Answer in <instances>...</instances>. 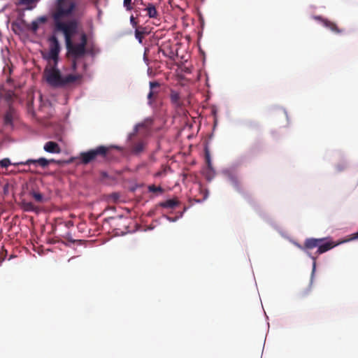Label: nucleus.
Segmentation results:
<instances>
[{"mask_svg": "<svg viewBox=\"0 0 358 358\" xmlns=\"http://www.w3.org/2000/svg\"><path fill=\"white\" fill-rule=\"evenodd\" d=\"M314 18L318 21L323 27L331 29L332 31L340 33L341 30L336 27V25L327 19L322 18L320 15L314 16Z\"/></svg>", "mask_w": 358, "mask_h": 358, "instance_id": "nucleus-11", "label": "nucleus"}, {"mask_svg": "<svg viewBox=\"0 0 358 358\" xmlns=\"http://www.w3.org/2000/svg\"><path fill=\"white\" fill-rule=\"evenodd\" d=\"M295 245L301 250H303L312 260H313V268L311 272V276H310V281L311 282L313 280V278L315 277V273L316 271V259L317 257L312 255V253L309 251L310 248H306L305 244L303 245H300L298 243H295Z\"/></svg>", "mask_w": 358, "mask_h": 358, "instance_id": "nucleus-9", "label": "nucleus"}, {"mask_svg": "<svg viewBox=\"0 0 358 358\" xmlns=\"http://www.w3.org/2000/svg\"><path fill=\"white\" fill-rule=\"evenodd\" d=\"M282 110H283L285 115L286 116L287 121H289V116H288V113H287V110L285 109H282Z\"/></svg>", "mask_w": 358, "mask_h": 358, "instance_id": "nucleus-49", "label": "nucleus"}, {"mask_svg": "<svg viewBox=\"0 0 358 358\" xmlns=\"http://www.w3.org/2000/svg\"><path fill=\"white\" fill-rule=\"evenodd\" d=\"M38 165H39L40 166H41L42 168H45L47 167L50 163L51 162H55V163H57L58 164H62V161H56L53 159H48L45 157H40L38 159Z\"/></svg>", "mask_w": 358, "mask_h": 358, "instance_id": "nucleus-20", "label": "nucleus"}, {"mask_svg": "<svg viewBox=\"0 0 358 358\" xmlns=\"http://www.w3.org/2000/svg\"><path fill=\"white\" fill-rule=\"evenodd\" d=\"M145 10H147V15L150 18L157 17V11L155 6L152 3H149Z\"/></svg>", "mask_w": 358, "mask_h": 358, "instance_id": "nucleus-19", "label": "nucleus"}, {"mask_svg": "<svg viewBox=\"0 0 358 358\" xmlns=\"http://www.w3.org/2000/svg\"><path fill=\"white\" fill-rule=\"evenodd\" d=\"M144 150V144L143 142H139L137 144H136L133 149H132V153L135 155H138L141 152H142Z\"/></svg>", "mask_w": 358, "mask_h": 358, "instance_id": "nucleus-24", "label": "nucleus"}, {"mask_svg": "<svg viewBox=\"0 0 358 358\" xmlns=\"http://www.w3.org/2000/svg\"><path fill=\"white\" fill-rule=\"evenodd\" d=\"M103 176H107V173H106V172H104V173H103Z\"/></svg>", "mask_w": 358, "mask_h": 358, "instance_id": "nucleus-57", "label": "nucleus"}, {"mask_svg": "<svg viewBox=\"0 0 358 358\" xmlns=\"http://www.w3.org/2000/svg\"><path fill=\"white\" fill-rule=\"evenodd\" d=\"M160 52H162L164 57H168L172 60H174L178 55L177 52L173 51L171 48H169L168 50H160Z\"/></svg>", "mask_w": 358, "mask_h": 358, "instance_id": "nucleus-21", "label": "nucleus"}, {"mask_svg": "<svg viewBox=\"0 0 358 358\" xmlns=\"http://www.w3.org/2000/svg\"><path fill=\"white\" fill-rule=\"evenodd\" d=\"M114 148L118 150H122V148L120 147V146H118V145H113V146Z\"/></svg>", "mask_w": 358, "mask_h": 358, "instance_id": "nucleus-53", "label": "nucleus"}, {"mask_svg": "<svg viewBox=\"0 0 358 358\" xmlns=\"http://www.w3.org/2000/svg\"><path fill=\"white\" fill-rule=\"evenodd\" d=\"M143 62H145V64L148 66L149 65V59H148V57H146V54H145V52H144V55H143Z\"/></svg>", "mask_w": 358, "mask_h": 358, "instance_id": "nucleus-45", "label": "nucleus"}, {"mask_svg": "<svg viewBox=\"0 0 358 358\" xmlns=\"http://www.w3.org/2000/svg\"><path fill=\"white\" fill-rule=\"evenodd\" d=\"M131 3L132 0H123V7L127 11H131L133 9Z\"/></svg>", "mask_w": 358, "mask_h": 358, "instance_id": "nucleus-28", "label": "nucleus"}, {"mask_svg": "<svg viewBox=\"0 0 358 358\" xmlns=\"http://www.w3.org/2000/svg\"><path fill=\"white\" fill-rule=\"evenodd\" d=\"M154 92L153 90H150L147 99H148V105L150 106H152V96H153Z\"/></svg>", "mask_w": 358, "mask_h": 358, "instance_id": "nucleus-32", "label": "nucleus"}, {"mask_svg": "<svg viewBox=\"0 0 358 358\" xmlns=\"http://www.w3.org/2000/svg\"><path fill=\"white\" fill-rule=\"evenodd\" d=\"M78 159V157H71L69 160H67L66 162V164H69V163H71L74 159Z\"/></svg>", "mask_w": 358, "mask_h": 358, "instance_id": "nucleus-48", "label": "nucleus"}, {"mask_svg": "<svg viewBox=\"0 0 358 358\" xmlns=\"http://www.w3.org/2000/svg\"><path fill=\"white\" fill-rule=\"evenodd\" d=\"M24 17V12L20 11L17 13L16 20L11 23V29L15 34L20 35L23 33L28 27Z\"/></svg>", "mask_w": 358, "mask_h": 358, "instance_id": "nucleus-6", "label": "nucleus"}, {"mask_svg": "<svg viewBox=\"0 0 358 358\" xmlns=\"http://www.w3.org/2000/svg\"><path fill=\"white\" fill-rule=\"evenodd\" d=\"M92 57H94L95 54L93 50H90L87 52Z\"/></svg>", "mask_w": 358, "mask_h": 358, "instance_id": "nucleus-52", "label": "nucleus"}, {"mask_svg": "<svg viewBox=\"0 0 358 358\" xmlns=\"http://www.w3.org/2000/svg\"><path fill=\"white\" fill-rule=\"evenodd\" d=\"M239 165V162H233L229 167L223 169L221 173L227 178L238 192L243 194V190L238 178L237 169Z\"/></svg>", "mask_w": 358, "mask_h": 358, "instance_id": "nucleus-4", "label": "nucleus"}, {"mask_svg": "<svg viewBox=\"0 0 358 358\" xmlns=\"http://www.w3.org/2000/svg\"><path fill=\"white\" fill-rule=\"evenodd\" d=\"M204 153L207 167L203 171V174L204 175L206 180L210 182L215 177L216 171L213 166L210 153L207 144L204 147Z\"/></svg>", "mask_w": 358, "mask_h": 358, "instance_id": "nucleus-5", "label": "nucleus"}, {"mask_svg": "<svg viewBox=\"0 0 358 358\" xmlns=\"http://www.w3.org/2000/svg\"><path fill=\"white\" fill-rule=\"evenodd\" d=\"M109 148L106 145H99L95 148L90 149L94 159L100 157L105 159L107 157Z\"/></svg>", "mask_w": 358, "mask_h": 358, "instance_id": "nucleus-10", "label": "nucleus"}, {"mask_svg": "<svg viewBox=\"0 0 358 358\" xmlns=\"http://www.w3.org/2000/svg\"><path fill=\"white\" fill-rule=\"evenodd\" d=\"M217 124V118H214V125H213V128L214 129L215 128Z\"/></svg>", "mask_w": 358, "mask_h": 358, "instance_id": "nucleus-54", "label": "nucleus"}, {"mask_svg": "<svg viewBox=\"0 0 358 358\" xmlns=\"http://www.w3.org/2000/svg\"><path fill=\"white\" fill-rule=\"evenodd\" d=\"M78 159H80V164L86 165L94 160L91 150L81 152L79 155Z\"/></svg>", "mask_w": 358, "mask_h": 358, "instance_id": "nucleus-13", "label": "nucleus"}, {"mask_svg": "<svg viewBox=\"0 0 358 358\" xmlns=\"http://www.w3.org/2000/svg\"><path fill=\"white\" fill-rule=\"evenodd\" d=\"M186 210H187V208H185L182 211H184V213H185Z\"/></svg>", "mask_w": 358, "mask_h": 358, "instance_id": "nucleus-56", "label": "nucleus"}, {"mask_svg": "<svg viewBox=\"0 0 358 358\" xmlns=\"http://www.w3.org/2000/svg\"><path fill=\"white\" fill-rule=\"evenodd\" d=\"M40 0H18V5H25L24 10H31L36 7V3Z\"/></svg>", "mask_w": 358, "mask_h": 358, "instance_id": "nucleus-15", "label": "nucleus"}, {"mask_svg": "<svg viewBox=\"0 0 358 358\" xmlns=\"http://www.w3.org/2000/svg\"><path fill=\"white\" fill-rule=\"evenodd\" d=\"M57 31L63 33L65 43H69L72 38L78 32V22L76 19H72L66 22L57 23L55 25L52 34H56ZM57 36V35H55Z\"/></svg>", "mask_w": 358, "mask_h": 358, "instance_id": "nucleus-3", "label": "nucleus"}, {"mask_svg": "<svg viewBox=\"0 0 358 358\" xmlns=\"http://www.w3.org/2000/svg\"><path fill=\"white\" fill-rule=\"evenodd\" d=\"M30 194L34 198V199L38 202H43L44 201V196L40 193L35 191L30 192Z\"/></svg>", "mask_w": 358, "mask_h": 358, "instance_id": "nucleus-25", "label": "nucleus"}, {"mask_svg": "<svg viewBox=\"0 0 358 358\" xmlns=\"http://www.w3.org/2000/svg\"><path fill=\"white\" fill-rule=\"evenodd\" d=\"M43 150L46 152L51 154H59L61 152L59 144L55 141H48L43 147Z\"/></svg>", "mask_w": 358, "mask_h": 358, "instance_id": "nucleus-12", "label": "nucleus"}, {"mask_svg": "<svg viewBox=\"0 0 358 358\" xmlns=\"http://www.w3.org/2000/svg\"><path fill=\"white\" fill-rule=\"evenodd\" d=\"M87 68H88V65H87V63L85 62L83 64V69L84 71H87Z\"/></svg>", "mask_w": 358, "mask_h": 358, "instance_id": "nucleus-51", "label": "nucleus"}, {"mask_svg": "<svg viewBox=\"0 0 358 358\" xmlns=\"http://www.w3.org/2000/svg\"><path fill=\"white\" fill-rule=\"evenodd\" d=\"M208 196V192H207L206 193V194H205V196H204V197H203V199H197V200L196 201V202H197V203H201V202H203L204 200H206V199H207Z\"/></svg>", "mask_w": 358, "mask_h": 358, "instance_id": "nucleus-46", "label": "nucleus"}, {"mask_svg": "<svg viewBox=\"0 0 358 358\" xmlns=\"http://www.w3.org/2000/svg\"><path fill=\"white\" fill-rule=\"evenodd\" d=\"M344 167L343 166H337V169L338 171H341L342 170H343Z\"/></svg>", "mask_w": 358, "mask_h": 358, "instance_id": "nucleus-55", "label": "nucleus"}, {"mask_svg": "<svg viewBox=\"0 0 358 358\" xmlns=\"http://www.w3.org/2000/svg\"><path fill=\"white\" fill-rule=\"evenodd\" d=\"M87 35L85 33H83L81 35L80 42L78 43V45H81V46L83 48H85V46L87 45Z\"/></svg>", "mask_w": 358, "mask_h": 358, "instance_id": "nucleus-30", "label": "nucleus"}, {"mask_svg": "<svg viewBox=\"0 0 358 358\" xmlns=\"http://www.w3.org/2000/svg\"><path fill=\"white\" fill-rule=\"evenodd\" d=\"M20 208L24 212H35L36 210L32 202L26 201L25 200L21 201Z\"/></svg>", "mask_w": 358, "mask_h": 358, "instance_id": "nucleus-18", "label": "nucleus"}, {"mask_svg": "<svg viewBox=\"0 0 358 358\" xmlns=\"http://www.w3.org/2000/svg\"><path fill=\"white\" fill-rule=\"evenodd\" d=\"M160 207L164 208H173L179 205V202L175 199H168L165 201L159 203Z\"/></svg>", "mask_w": 358, "mask_h": 358, "instance_id": "nucleus-17", "label": "nucleus"}, {"mask_svg": "<svg viewBox=\"0 0 358 358\" xmlns=\"http://www.w3.org/2000/svg\"><path fill=\"white\" fill-rule=\"evenodd\" d=\"M38 159H28L25 161L26 166H30L31 164L36 166L38 165Z\"/></svg>", "mask_w": 358, "mask_h": 358, "instance_id": "nucleus-33", "label": "nucleus"}, {"mask_svg": "<svg viewBox=\"0 0 358 358\" xmlns=\"http://www.w3.org/2000/svg\"><path fill=\"white\" fill-rule=\"evenodd\" d=\"M180 93L176 90H171L170 92L171 102L176 108H180L182 106V103L180 101Z\"/></svg>", "mask_w": 358, "mask_h": 358, "instance_id": "nucleus-14", "label": "nucleus"}, {"mask_svg": "<svg viewBox=\"0 0 358 358\" xmlns=\"http://www.w3.org/2000/svg\"><path fill=\"white\" fill-rule=\"evenodd\" d=\"M145 123H137L134 126L133 131L127 136V141H131L132 138L138 133L140 128H144Z\"/></svg>", "mask_w": 358, "mask_h": 358, "instance_id": "nucleus-22", "label": "nucleus"}, {"mask_svg": "<svg viewBox=\"0 0 358 358\" xmlns=\"http://www.w3.org/2000/svg\"><path fill=\"white\" fill-rule=\"evenodd\" d=\"M217 110L215 107H213L211 110V113L213 115L214 118H217Z\"/></svg>", "mask_w": 358, "mask_h": 358, "instance_id": "nucleus-43", "label": "nucleus"}, {"mask_svg": "<svg viewBox=\"0 0 358 358\" xmlns=\"http://www.w3.org/2000/svg\"><path fill=\"white\" fill-rule=\"evenodd\" d=\"M12 164L10 159L8 157L3 158L0 160V166L3 168H7Z\"/></svg>", "mask_w": 358, "mask_h": 358, "instance_id": "nucleus-27", "label": "nucleus"}, {"mask_svg": "<svg viewBox=\"0 0 358 358\" xmlns=\"http://www.w3.org/2000/svg\"><path fill=\"white\" fill-rule=\"evenodd\" d=\"M139 187V185L138 184H135L134 185H131L130 187V191L132 192H134L137 188Z\"/></svg>", "mask_w": 358, "mask_h": 358, "instance_id": "nucleus-44", "label": "nucleus"}, {"mask_svg": "<svg viewBox=\"0 0 358 358\" xmlns=\"http://www.w3.org/2000/svg\"><path fill=\"white\" fill-rule=\"evenodd\" d=\"M66 49L73 59H78L83 57L86 52V48H83L81 45L74 43L72 41L69 43H65Z\"/></svg>", "mask_w": 358, "mask_h": 358, "instance_id": "nucleus-8", "label": "nucleus"}, {"mask_svg": "<svg viewBox=\"0 0 358 358\" xmlns=\"http://www.w3.org/2000/svg\"><path fill=\"white\" fill-rule=\"evenodd\" d=\"M76 4H72L69 8L64 9V8H57L56 7V10L52 15L55 25L57 24V23L63 22L62 20L64 17H67L72 15L74 9L76 8Z\"/></svg>", "mask_w": 358, "mask_h": 358, "instance_id": "nucleus-7", "label": "nucleus"}, {"mask_svg": "<svg viewBox=\"0 0 358 358\" xmlns=\"http://www.w3.org/2000/svg\"><path fill=\"white\" fill-rule=\"evenodd\" d=\"M73 258V257H71V258L69 259V260H68V261H69V262H70Z\"/></svg>", "mask_w": 358, "mask_h": 358, "instance_id": "nucleus-58", "label": "nucleus"}, {"mask_svg": "<svg viewBox=\"0 0 358 358\" xmlns=\"http://www.w3.org/2000/svg\"><path fill=\"white\" fill-rule=\"evenodd\" d=\"M36 20L40 24V23L46 22L48 18L45 15H41V16L38 17V18H36Z\"/></svg>", "mask_w": 358, "mask_h": 358, "instance_id": "nucleus-37", "label": "nucleus"}, {"mask_svg": "<svg viewBox=\"0 0 358 358\" xmlns=\"http://www.w3.org/2000/svg\"><path fill=\"white\" fill-rule=\"evenodd\" d=\"M154 119L152 117H148L144 119L143 122H141L140 123H145V127L148 126H151L153 124Z\"/></svg>", "mask_w": 358, "mask_h": 358, "instance_id": "nucleus-31", "label": "nucleus"}, {"mask_svg": "<svg viewBox=\"0 0 358 358\" xmlns=\"http://www.w3.org/2000/svg\"><path fill=\"white\" fill-rule=\"evenodd\" d=\"M148 191L150 192H163L164 189L160 186L156 187L155 185H152L148 186Z\"/></svg>", "mask_w": 358, "mask_h": 358, "instance_id": "nucleus-29", "label": "nucleus"}, {"mask_svg": "<svg viewBox=\"0 0 358 358\" xmlns=\"http://www.w3.org/2000/svg\"><path fill=\"white\" fill-rule=\"evenodd\" d=\"M338 245V243L334 244L329 236L320 238H308L305 240V248H310V250L317 248L315 252L317 255L328 252Z\"/></svg>", "mask_w": 358, "mask_h": 358, "instance_id": "nucleus-2", "label": "nucleus"}, {"mask_svg": "<svg viewBox=\"0 0 358 358\" xmlns=\"http://www.w3.org/2000/svg\"><path fill=\"white\" fill-rule=\"evenodd\" d=\"M355 240H358V231L355 233L352 234L351 237L350 238L344 241L343 243H346V242L352 241H355Z\"/></svg>", "mask_w": 358, "mask_h": 358, "instance_id": "nucleus-34", "label": "nucleus"}, {"mask_svg": "<svg viewBox=\"0 0 358 358\" xmlns=\"http://www.w3.org/2000/svg\"><path fill=\"white\" fill-rule=\"evenodd\" d=\"M245 199L257 210V207L258 206H256L255 203L251 199V198L250 196H245Z\"/></svg>", "mask_w": 358, "mask_h": 358, "instance_id": "nucleus-40", "label": "nucleus"}, {"mask_svg": "<svg viewBox=\"0 0 358 358\" xmlns=\"http://www.w3.org/2000/svg\"><path fill=\"white\" fill-rule=\"evenodd\" d=\"M3 190L4 194L8 193V184H6L3 186Z\"/></svg>", "mask_w": 358, "mask_h": 358, "instance_id": "nucleus-47", "label": "nucleus"}, {"mask_svg": "<svg viewBox=\"0 0 358 358\" xmlns=\"http://www.w3.org/2000/svg\"><path fill=\"white\" fill-rule=\"evenodd\" d=\"M72 4H76V3L71 0H57V7L64 8V9L69 8Z\"/></svg>", "mask_w": 358, "mask_h": 358, "instance_id": "nucleus-23", "label": "nucleus"}, {"mask_svg": "<svg viewBox=\"0 0 358 358\" xmlns=\"http://www.w3.org/2000/svg\"><path fill=\"white\" fill-rule=\"evenodd\" d=\"M147 34L148 31H146V28L143 27L136 28L134 31L135 38L140 44L143 43V36Z\"/></svg>", "mask_w": 358, "mask_h": 358, "instance_id": "nucleus-16", "label": "nucleus"}, {"mask_svg": "<svg viewBox=\"0 0 358 358\" xmlns=\"http://www.w3.org/2000/svg\"><path fill=\"white\" fill-rule=\"evenodd\" d=\"M48 41L50 43L49 52L48 53L41 52L43 60L53 61V66L50 69H45L46 82L54 88H62L81 78L82 76L80 75L69 74L65 76L62 75L57 66L61 50L59 40L55 34H52L48 38Z\"/></svg>", "mask_w": 358, "mask_h": 358, "instance_id": "nucleus-1", "label": "nucleus"}, {"mask_svg": "<svg viewBox=\"0 0 358 358\" xmlns=\"http://www.w3.org/2000/svg\"><path fill=\"white\" fill-rule=\"evenodd\" d=\"M76 59H73L71 63V69L73 71H76L77 69V62L76 61Z\"/></svg>", "mask_w": 358, "mask_h": 358, "instance_id": "nucleus-41", "label": "nucleus"}, {"mask_svg": "<svg viewBox=\"0 0 358 358\" xmlns=\"http://www.w3.org/2000/svg\"><path fill=\"white\" fill-rule=\"evenodd\" d=\"M3 123L5 125L13 126V116L10 112H7L3 118Z\"/></svg>", "mask_w": 358, "mask_h": 358, "instance_id": "nucleus-26", "label": "nucleus"}, {"mask_svg": "<svg viewBox=\"0 0 358 358\" xmlns=\"http://www.w3.org/2000/svg\"><path fill=\"white\" fill-rule=\"evenodd\" d=\"M162 217L170 222H176L178 220V217H176V216L173 217H169L166 215H163Z\"/></svg>", "mask_w": 358, "mask_h": 358, "instance_id": "nucleus-36", "label": "nucleus"}, {"mask_svg": "<svg viewBox=\"0 0 358 358\" xmlns=\"http://www.w3.org/2000/svg\"><path fill=\"white\" fill-rule=\"evenodd\" d=\"M159 85V84L157 81H151V82H150V83H149L150 90H152V89L155 87H158Z\"/></svg>", "mask_w": 358, "mask_h": 358, "instance_id": "nucleus-38", "label": "nucleus"}, {"mask_svg": "<svg viewBox=\"0 0 358 358\" xmlns=\"http://www.w3.org/2000/svg\"><path fill=\"white\" fill-rule=\"evenodd\" d=\"M129 22L133 27H136L137 26V22H136L134 15L130 16Z\"/></svg>", "mask_w": 358, "mask_h": 358, "instance_id": "nucleus-39", "label": "nucleus"}, {"mask_svg": "<svg viewBox=\"0 0 358 358\" xmlns=\"http://www.w3.org/2000/svg\"><path fill=\"white\" fill-rule=\"evenodd\" d=\"M11 165L17 166H20V165H26V163H25V161H20V162L12 163Z\"/></svg>", "mask_w": 358, "mask_h": 358, "instance_id": "nucleus-42", "label": "nucleus"}, {"mask_svg": "<svg viewBox=\"0 0 358 358\" xmlns=\"http://www.w3.org/2000/svg\"><path fill=\"white\" fill-rule=\"evenodd\" d=\"M184 214V211L180 212L178 215L176 216V217H178V220L182 218Z\"/></svg>", "mask_w": 358, "mask_h": 358, "instance_id": "nucleus-50", "label": "nucleus"}, {"mask_svg": "<svg viewBox=\"0 0 358 358\" xmlns=\"http://www.w3.org/2000/svg\"><path fill=\"white\" fill-rule=\"evenodd\" d=\"M39 23L36 21V20H34L31 22V29L33 31H36L38 29Z\"/></svg>", "mask_w": 358, "mask_h": 358, "instance_id": "nucleus-35", "label": "nucleus"}]
</instances>
